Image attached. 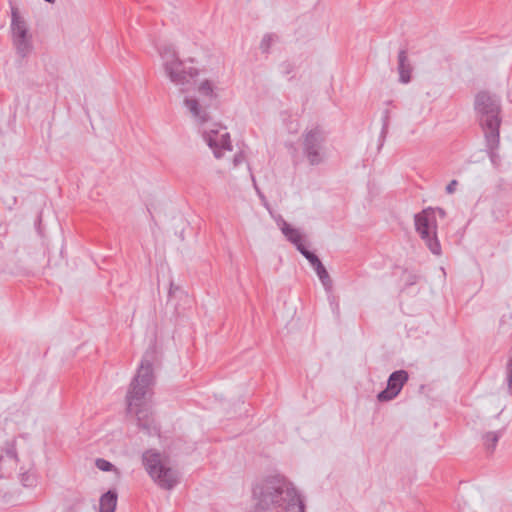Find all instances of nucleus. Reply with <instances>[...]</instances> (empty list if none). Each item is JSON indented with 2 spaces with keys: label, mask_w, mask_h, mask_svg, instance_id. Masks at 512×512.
Masks as SVG:
<instances>
[{
  "label": "nucleus",
  "mask_w": 512,
  "mask_h": 512,
  "mask_svg": "<svg viewBox=\"0 0 512 512\" xmlns=\"http://www.w3.org/2000/svg\"><path fill=\"white\" fill-rule=\"evenodd\" d=\"M159 53L166 77L171 83L177 86L181 92L186 91L191 79L197 76V69L193 67L187 68L171 46L162 47Z\"/></svg>",
  "instance_id": "5"
},
{
  "label": "nucleus",
  "mask_w": 512,
  "mask_h": 512,
  "mask_svg": "<svg viewBox=\"0 0 512 512\" xmlns=\"http://www.w3.org/2000/svg\"><path fill=\"white\" fill-rule=\"evenodd\" d=\"M203 139L209 148L212 150L214 157L217 159L230 158L227 154L231 155L232 161L228 165L229 170L238 168L245 165V168L250 172V168L246 163V158L242 150L232 153V143L230 134L227 128L219 124H214L209 130L203 132Z\"/></svg>",
  "instance_id": "3"
},
{
  "label": "nucleus",
  "mask_w": 512,
  "mask_h": 512,
  "mask_svg": "<svg viewBox=\"0 0 512 512\" xmlns=\"http://www.w3.org/2000/svg\"><path fill=\"white\" fill-rule=\"evenodd\" d=\"M303 256L310 262L312 267L315 266L317 262H320V259L310 251L304 253Z\"/></svg>",
  "instance_id": "23"
},
{
  "label": "nucleus",
  "mask_w": 512,
  "mask_h": 512,
  "mask_svg": "<svg viewBox=\"0 0 512 512\" xmlns=\"http://www.w3.org/2000/svg\"><path fill=\"white\" fill-rule=\"evenodd\" d=\"M250 176H251V179L253 180V182H255L254 176L251 172H250Z\"/></svg>",
  "instance_id": "29"
},
{
  "label": "nucleus",
  "mask_w": 512,
  "mask_h": 512,
  "mask_svg": "<svg viewBox=\"0 0 512 512\" xmlns=\"http://www.w3.org/2000/svg\"><path fill=\"white\" fill-rule=\"evenodd\" d=\"M501 122L493 120L489 124L482 125L485 129V138L487 142V148L490 151L491 158L494 157V151L499 146V127Z\"/></svg>",
  "instance_id": "13"
},
{
  "label": "nucleus",
  "mask_w": 512,
  "mask_h": 512,
  "mask_svg": "<svg viewBox=\"0 0 512 512\" xmlns=\"http://www.w3.org/2000/svg\"><path fill=\"white\" fill-rule=\"evenodd\" d=\"M196 91L200 99H206L209 103H212L218 98L216 83L209 79L200 81Z\"/></svg>",
  "instance_id": "14"
},
{
  "label": "nucleus",
  "mask_w": 512,
  "mask_h": 512,
  "mask_svg": "<svg viewBox=\"0 0 512 512\" xmlns=\"http://www.w3.org/2000/svg\"><path fill=\"white\" fill-rule=\"evenodd\" d=\"M168 299L174 303L175 313L178 316H183L187 310L192 308L193 299L191 296L173 282L170 283Z\"/></svg>",
  "instance_id": "12"
},
{
  "label": "nucleus",
  "mask_w": 512,
  "mask_h": 512,
  "mask_svg": "<svg viewBox=\"0 0 512 512\" xmlns=\"http://www.w3.org/2000/svg\"><path fill=\"white\" fill-rule=\"evenodd\" d=\"M143 465L152 480L162 489L171 490L179 482V472L171 466L168 457L148 450L142 455Z\"/></svg>",
  "instance_id": "4"
},
{
  "label": "nucleus",
  "mask_w": 512,
  "mask_h": 512,
  "mask_svg": "<svg viewBox=\"0 0 512 512\" xmlns=\"http://www.w3.org/2000/svg\"><path fill=\"white\" fill-rule=\"evenodd\" d=\"M415 227L429 250L435 255H440L441 246L436 235L437 221L434 210L428 208L417 214L415 216Z\"/></svg>",
  "instance_id": "6"
},
{
  "label": "nucleus",
  "mask_w": 512,
  "mask_h": 512,
  "mask_svg": "<svg viewBox=\"0 0 512 512\" xmlns=\"http://www.w3.org/2000/svg\"><path fill=\"white\" fill-rule=\"evenodd\" d=\"M475 110L480 115L482 125L489 124L493 120L501 122L499 118V100L486 91L479 92L475 97Z\"/></svg>",
  "instance_id": "9"
},
{
  "label": "nucleus",
  "mask_w": 512,
  "mask_h": 512,
  "mask_svg": "<svg viewBox=\"0 0 512 512\" xmlns=\"http://www.w3.org/2000/svg\"><path fill=\"white\" fill-rule=\"evenodd\" d=\"M11 33L13 45L21 57L28 56L33 50L32 34L26 21L19 15L17 8H12Z\"/></svg>",
  "instance_id": "7"
},
{
  "label": "nucleus",
  "mask_w": 512,
  "mask_h": 512,
  "mask_svg": "<svg viewBox=\"0 0 512 512\" xmlns=\"http://www.w3.org/2000/svg\"><path fill=\"white\" fill-rule=\"evenodd\" d=\"M317 276L319 277L321 283L323 284L326 291H331L333 283L330 278L329 273L326 268L322 264V262H317L315 266H313Z\"/></svg>",
  "instance_id": "19"
},
{
  "label": "nucleus",
  "mask_w": 512,
  "mask_h": 512,
  "mask_svg": "<svg viewBox=\"0 0 512 512\" xmlns=\"http://www.w3.org/2000/svg\"><path fill=\"white\" fill-rule=\"evenodd\" d=\"M506 371H507V383H508V389L509 392L512 393V354L510 355L507 365H506Z\"/></svg>",
  "instance_id": "22"
},
{
  "label": "nucleus",
  "mask_w": 512,
  "mask_h": 512,
  "mask_svg": "<svg viewBox=\"0 0 512 512\" xmlns=\"http://www.w3.org/2000/svg\"><path fill=\"white\" fill-rule=\"evenodd\" d=\"M117 505L116 491L109 490L100 498V512H115Z\"/></svg>",
  "instance_id": "16"
},
{
  "label": "nucleus",
  "mask_w": 512,
  "mask_h": 512,
  "mask_svg": "<svg viewBox=\"0 0 512 512\" xmlns=\"http://www.w3.org/2000/svg\"><path fill=\"white\" fill-rule=\"evenodd\" d=\"M325 136L323 130L316 126L303 134V153L311 165H319L325 159Z\"/></svg>",
  "instance_id": "8"
},
{
  "label": "nucleus",
  "mask_w": 512,
  "mask_h": 512,
  "mask_svg": "<svg viewBox=\"0 0 512 512\" xmlns=\"http://www.w3.org/2000/svg\"><path fill=\"white\" fill-rule=\"evenodd\" d=\"M408 380V373L405 370L393 372L387 382V388L377 395L381 402L394 399L401 391L403 385Z\"/></svg>",
  "instance_id": "11"
},
{
  "label": "nucleus",
  "mask_w": 512,
  "mask_h": 512,
  "mask_svg": "<svg viewBox=\"0 0 512 512\" xmlns=\"http://www.w3.org/2000/svg\"><path fill=\"white\" fill-rule=\"evenodd\" d=\"M95 465L96 467L99 469V470H102V471H115L117 474H119V471L117 468L114 467V465L103 459V458H98L96 459L95 461Z\"/></svg>",
  "instance_id": "21"
},
{
  "label": "nucleus",
  "mask_w": 512,
  "mask_h": 512,
  "mask_svg": "<svg viewBox=\"0 0 512 512\" xmlns=\"http://www.w3.org/2000/svg\"><path fill=\"white\" fill-rule=\"evenodd\" d=\"M505 427L502 426L500 429L496 431H489L483 435V444L487 450L493 451L496 447V444L499 438L502 436Z\"/></svg>",
  "instance_id": "17"
},
{
  "label": "nucleus",
  "mask_w": 512,
  "mask_h": 512,
  "mask_svg": "<svg viewBox=\"0 0 512 512\" xmlns=\"http://www.w3.org/2000/svg\"><path fill=\"white\" fill-rule=\"evenodd\" d=\"M153 383L152 363L148 357L145 356L141 361L136 376L130 384L126 399L127 412L136 416L138 426L149 436L159 433L158 426L147 404V395Z\"/></svg>",
  "instance_id": "1"
},
{
  "label": "nucleus",
  "mask_w": 512,
  "mask_h": 512,
  "mask_svg": "<svg viewBox=\"0 0 512 512\" xmlns=\"http://www.w3.org/2000/svg\"><path fill=\"white\" fill-rule=\"evenodd\" d=\"M256 511L265 512L271 507L281 512H304V504L296 489L287 479L273 476L265 479L253 490Z\"/></svg>",
  "instance_id": "2"
},
{
  "label": "nucleus",
  "mask_w": 512,
  "mask_h": 512,
  "mask_svg": "<svg viewBox=\"0 0 512 512\" xmlns=\"http://www.w3.org/2000/svg\"><path fill=\"white\" fill-rule=\"evenodd\" d=\"M295 246L302 255H304V253L308 251L306 247L303 245L302 240L299 242V244H295Z\"/></svg>",
  "instance_id": "25"
},
{
  "label": "nucleus",
  "mask_w": 512,
  "mask_h": 512,
  "mask_svg": "<svg viewBox=\"0 0 512 512\" xmlns=\"http://www.w3.org/2000/svg\"><path fill=\"white\" fill-rule=\"evenodd\" d=\"M412 67L408 61L407 53L405 50H401L398 53V73L399 80L402 83H408L411 80Z\"/></svg>",
  "instance_id": "15"
},
{
  "label": "nucleus",
  "mask_w": 512,
  "mask_h": 512,
  "mask_svg": "<svg viewBox=\"0 0 512 512\" xmlns=\"http://www.w3.org/2000/svg\"><path fill=\"white\" fill-rule=\"evenodd\" d=\"M439 212L441 215H444V211L442 209H439Z\"/></svg>",
  "instance_id": "30"
},
{
  "label": "nucleus",
  "mask_w": 512,
  "mask_h": 512,
  "mask_svg": "<svg viewBox=\"0 0 512 512\" xmlns=\"http://www.w3.org/2000/svg\"><path fill=\"white\" fill-rule=\"evenodd\" d=\"M8 454L11 456V457H15V453L13 451H8Z\"/></svg>",
  "instance_id": "27"
},
{
  "label": "nucleus",
  "mask_w": 512,
  "mask_h": 512,
  "mask_svg": "<svg viewBox=\"0 0 512 512\" xmlns=\"http://www.w3.org/2000/svg\"><path fill=\"white\" fill-rule=\"evenodd\" d=\"M28 478H29V476H25V475L22 476V482L24 483V485H27L26 482H28Z\"/></svg>",
  "instance_id": "26"
},
{
  "label": "nucleus",
  "mask_w": 512,
  "mask_h": 512,
  "mask_svg": "<svg viewBox=\"0 0 512 512\" xmlns=\"http://www.w3.org/2000/svg\"><path fill=\"white\" fill-rule=\"evenodd\" d=\"M184 107L189 113L190 117L197 125H204L211 119L209 107L211 103L206 99H200L196 95L186 96L183 100Z\"/></svg>",
  "instance_id": "10"
},
{
  "label": "nucleus",
  "mask_w": 512,
  "mask_h": 512,
  "mask_svg": "<svg viewBox=\"0 0 512 512\" xmlns=\"http://www.w3.org/2000/svg\"><path fill=\"white\" fill-rule=\"evenodd\" d=\"M277 36L275 34H266L261 40L260 49L263 53H268L271 45L277 40Z\"/></svg>",
  "instance_id": "20"
},
{
  "label": "nucleus",
  "mask_w": 512,
  "mask_h": 512,
  "mask_svg": "<svg viewBox=\"0 0 512 512\" xmlns=\"http://www.w3.org/2000/svg\"><path fill=\"white\" fill-rule=\"evenodd\" d=\"M45 1L48 2V3L53 4V3H55L56 0H45Z\"/></svg>",
  "instance_id": "28"
},
{
  "label": "nucleus",
  "mask_w": 512,
  "mask_h": 512,
  "mask_svg": "<svg viewBox=\"0 0 512 512\" xmlns=\"http://www.w3.org/2000/svg\"><path fill=\"white\" fill-rule=\"evenodd\" d=\"M457 185H458L457 180L450 181L449 184L446 186V192L448 194L454 193L455 190H456Z\"/></svg>",
  "instance_id": "24"
},
{
  "label": "nucleus",
  "mask_w": 512,
  "mask_h": 512,
  "mask_svg": "<svg viewBox=\"0 0 512 512\" xmlns=\"http://www.w3.org/2000/svg\"><path fill=\"white\" fill-rule=\"evenodd\" d=\"M280 228L285 237L294 245L299 244V242L302 240L300 231L291 227L286 221L281 220Z\"/></svg>",
  "instance_id": "18"
}]
</instances>
